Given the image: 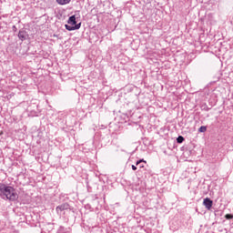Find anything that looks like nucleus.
<instances>
[{
    "mask_svg": "<svg viewBox=\"0 0 233 233\" xmlns=\"http://www.w3.org/2000/svg\"><path fill=\"white\" fill-rule=\"evenodd\" d=\"M0 198L8 201H16L19 198V195L12 186L0 184Z\"/></svg>",
    "mask_w": 233,
    "mask_h": 233,
    "instance_id": "obj_1",
    "label": "nucleus"
},
{
    "mask_svg": "<svg viewBox=\"0 0 233 233\" xmlns=\"http://www.w3.org/2000/svg\"><path fill=\"white\" fill-rule=\"evenodd\" d=\"M68 25H66V28L68 30V32H72L73 30H79L81 28V23L76 24V15H72L67 20Z\"/></svg>",
    "mask_w": 233,
    "mask_h": 233,
    "instance_id": "obj_2",
    "label": "nucleus"
},
{
    "mask_svg": "<svg viewBox=\"0 0 233 233\" xmlns=\"http://www.w3.org/2000/svg\"><path fill=\"white\" fill-rule=\"evenodd\" d=\"M70 208V206L68 204H62L58 207H56V212L60 216L65 213V210H68Z\"/></svg>",
    "mask_w": 233,
    "mask_h": 233,
    "instance_id": "obj_3",
    "label": "nucleus"
},
{
    "mask_svg": "<svg viewBox=\"0 0 233 233\" xmlns=\"http://www.w3.org/2000/svg\"><path fill=\"white\" fill-rule=\"evenodd\" d=\"M203 205L208 210H210V208H212V205H214V202L209 198H204Z\"/></svg>",
    "mask_w": 233,
    "mask_h": 233,
    "instance_id": "obj_4",
    "label": "nucleus"
},
{
    "mask_svg": "<svg viewBox=\"0 0 233 233\" xmlns=\"http://www.w3.org/2000/svg\"><path fill=\"white\" fill-rule=\"evenodd\" d=\"M18 38L21 41H26V39L28 38V34L25 30H20L18 33Z\"/></svg>",
    "mask_w": 233,
    "mask_h": 233,
    "instance_id": "obj_5",
    "label": "nucleus"
},
{
    "mask_svg": "<svg viewBox=\"0 0 233 233\" xmlns=\"http://www.w3.org/2000/svg\"><path fill=\"white\" fill-rule=\"evenodd\" d=\"M57 233H70V228H65V227L61 226L58 228Z\"/></svg>",
    "mask_w": 233,
    "mask_h": 233,
    "instance_id": "obj_6",
    "label": "nucleus"
},
{
    "mask_svg": "<svg viewBox=\"0 0 233 233\" xmlns=\"http://www.w3.org/2000/svg\"><path fill=\"white\" fill-rule=\"evenodd\" d=\"M72 0H56V3L58 5H68V3H70Z\"/></svg>",
    "mask_w": 233,
    "mask_h": 233,
    "instance_id": "obj_7",
    "label": "nucleus"
},
{
    "mask_svg": "<svg viewBox=\"0 0 233 233\" xmlns=\"http://www.w3.org/2000/svg\"><path fill=\"white\" fill-rule=\"evenodd\" d=\"M183 141H185V137H181V136H179V137L177 138V143L181 144V143H183Z\"/></svg>",
    "mask_w": 233,
    "mask_h": 233,
    "instance_id": "obj_8",
    "label": "nucleus"
},
{
    "mask_svg": "<svg viewBox=\"0 0 233 233\" xmlns=\"http://www.w3.org/2000/svg\"><path fill=\"white\" fill-rule=\"evenodd\" d=\"M198 132H207V127L201 126V127L198 128Z\"/></svg>",
    "mask_w": 233,
    "mask_h": 233,
    "instance_id": "obj_9",
    "label": "nucleus"
},
{
    "mask_svg": "<svg viewBox=\"0 0 233 233\" xmlns=\"http://www.w3.org/2000/svg\"><path fill=\"white\" fill-rule=\"evenodd\" d=\"M226 219H233V215L232 214H227L225 216Z\"/></svg>",
    "mask_w": 233,
    "mask_h": 233,
    "instance_id": "obj_10",
    "label": "nucleus"
},
{
    "mask_svg": "<svg viewBox=\"0 0 233 233\" xmlns=\"http://www.w3.org/2000/svg\"><path fill=\"white\" fill-rule=\"evenodd\" d=\"M143 161H144L143 159H140V160L137 161V163H136L137 167L139 164L143 163Z\"/></svg>",
    "mask_w": 233,
    "mask_h": 233,
    "instance_id": "obj_11",
    "label": "nucleus"
},
{
    "mask_svg": "<svg viewBox=\"0 0 233 233\" xmlns=\"http://www.w3.org/2000/svg\"><path fill=\"white\" fill-rule=\"evenodd\" d=\"M132 170H137V167L135 165H132Z\"/></svg>",
    "mask_w": 233,
    "mask_h": 233,
    "instance_id": "obj_12",
    "label": "nucleus"
},
{
    "mask_svg": "<svg viewBox=\"0 0 233 233\" xmlns=\"http://www.w3.org/2000/svg\"><path fill=\"white\" fill-rule=\"evenodd\" d=\"M13 29L15 30V25L13 26Z\"/></svg>",
    "mask_w": 233,
    "mask_h": 233,
    "instance_id": "obj_13",
    "label": "nucleus"
},
{
    "mask_svg": "<svg viewBox=\"0 0 233 233\" xmlns=\"http://www.w3.org/2000/svg\"><path fill=\"white\" fill-rule=\"evenodd\" d=\"M140 168H143V166H142V165H140Z\"/></svg>",
    "mask_w": 233,
    "mask_h": 233,
    "instance_id": "obj_14",
    "label": "nucleus"
}]
</instances>
